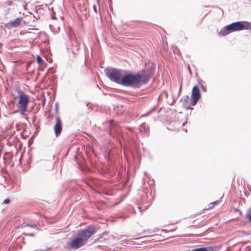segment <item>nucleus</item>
<instances>
[{
  "mask_svg": "<svg viewBox=\"0 0 251 251\" xmlns=\"http://www.w3.org/2000/svg\"><path fill=\"white\" fill-rule=\"evenodd\" d=\"M245 217L250 222H251V207L248 210Z\"/></svg>",
  "mask_w": 251,
  "mask_h": 251,
  "instance_id": "11",
  "label": "nucleus"
},
{
  "mask_svg": "<svg viewBox=\"0 0 251 251\" xmlns=\"http://www.w3.org/2000/svg\"><path fill=\"white\" fill-rule=\"evenodd\" d=\"M231 32L240 31L248 28L247 24L244 22H237L228 25Z\"/></svg>",
  "mask_w": 251,
  "mask_h": 251,
  "instance_id": "5",
  "label": "nucleus"
},
{
  "mask_svg": "<svg viewBox=\"0 0 251 251\" xmlns=\"http://www.w3.org/2000/svg\"><path fill=\"white\" fill-rule=\"evenodd\" d=\"M18 102L16 105L17 108L21 115H24L27 111L29 102V96L23 91L19 93Z\"/></svg>",
  "mask_w": 251,
  "mask_h": 251,
  "instance_id": "2",
  "label": "nucleus"
},
{
  "mask_svg": "<svg viewBox=\"0 0 251 251\" xmlns=\"http://www.w3.org/2000/svg\"><path fill=\"white\" fill-rule=\"evenodd\" d=\"M189 99V98L188 96H186L185 98H184V101H187Z\"/></svg>",
  "mask_w": 251,
  "mask_h": 251,
  "instance_id": "19",
  "label": "nucleus"
},
{
  "mask_svg": "<svg viewBox=\"0 0 251 251\" xmlns=\"http://www.w3.org/2000/svg\"><path fill=\"white\" fill-rule=\"evenodd\" d=\"M10 200L9 199H6L3 201V203L8 204L10 203Z\"/></svg>",
  "mask_w": 251,
  "mask_h": 251,
  "instance_id": "17",
  "label": "nucleus"
},
{
  "mask_svg": "<svg viewBox=\"0 0 251 251\" xmlns=\"http://www.w3.org/2000/svg\"><path fill=\"white\" fill-rule=\"evenodd\" d=\"M62 122L59 117H57L55 120V123L53 126V129L56 137L59 136L62 130Z\"/></svg>",
  "mask_w": 251,
  "mask_h": 251,
  "instance_id": "7",
  "label": "nucleus"
},
{
  "mask_svg": "<svg viewBox=\"0 0 251 251\" xmlns=\"http://www.w3.org/2000/svg\"><path fill=\"white\" fill-rule=\"evenodd\" d=\"M200 89L197 86H195L193 88L191 94V105L192 106L195 105L200 98Z\"/></svg>",
  "mask_w": 251,
  "mask_h": 251,
  "instance_id": "6",
  "label": "nucleus"
},
{
  "mask_svg": "<svg viewBox=\"0 0 251 251\" xmlns=\"http://www.w3.org/2000/svg\"><path fill=\"white\" fill-rule=\"evenodd\" d=\"M106 74L110 80L122 85V78L124 75L122 70H119L116 69L108 70Z\"/></svg>",
  "mask_w": 251,
  "mask_h": 251,
  "instance_id": "3",
  "label": "nucleus"
},
{
  "mask_svg": "<svg viewBox=\"0 0 251 251\" xmlns=\"http://www.w3.org/2000/svg\"><path fill=\"white\" fill-rule=\"evenodd\" d=\"M188 69H189V70L190 72H191V70H190V67H188Z\"/></svg>",
  "mask_w": 251,
  "mask_h": 251,
  "instance_id": "24",
  "label": "nucleus"
},
{
  "mask_svg": "<svg viewBox=\"0 0 251 251\" xmlns=\"http://www.w3.org/2000/svg\"><path fill=\"white\" fill-rule=\"evenodd\" d=\"M93 8H94L95 11L97 13V9H96V6L94 5Z\"/></svg>",
  "mask_w": 251,
  "mask_h": 251,
  "instance_id": "20",
  "label": "nucleus"
},
{
  "mask_svg": "<svg viewBox=\"0 0 251 251\" xmlns=\"http://www.w3.org/2000/svg\"><path fill=\"white\" fill-rule=\"evenodd\" d=\"M29 236H34V234H33V233H31V234H29Z\"/></svg>",
  "mask_w": 251,
  "mask_h": 251,
  "instance_id": "22",
  "label": "nucleus"
},
{
  "mask_svg": "<svg viewBox=\"0 0 251 251\" xmlns=\"http://www.w3.org/2000/svg\"><path fill=\"white\" fill-rule=\"evenodd\" d=\"M22 18H18L13 21H11L10 22L5 25L6 27L10 28L12 27H17L19 26L22 22Z\"/></svg>",
  "mask_w": 251,
  "mask_h": 251,
  "instance_id": "9",
  "label": "nucleus"
},
{
  "mask_svg": "<svg viewBox=\"0 0 251 251\" xmlns=\"http://www.w3.org/2000/svg\"><path fill=\"white\" fill-rule=\"evenodd\" d=\"M110 125H114L115 124V122L113 120H111L110 121Z\"/></svg>",
  "mask_w": 251,
  "mask_h": 251,
  "instance_id": "18",
  "label": "nucleus"
},
{
  "mask_svg": "<svg viewBox=\"0 0 251 251\" xmlns=\"http://www.w3.org/2000/svg\"><path fill=\"white\" fill-rule=\"evenodd\" d=\"M153 75L151 70H142L137 74L129 73L122 78V85L126 86L139 87L147 83Z\"/></svg>",
  "mask_w": 251,
  "mask_h": 251,
  "instance_id": "1",
  "label": "nucleus"
},
{
  "mask_svg": "<svg viewBox=\"0 0 251 251\" xmlns=\"http://www.w3.org/2000/svg\"><path fill=\"white\" fill-rule=\"evenodd\" d=\"M140 130L142 132H146L147 131L146 129V124L145 123H142L140 126Z\"/></svg>",
  "mask_w": 251,
  "mask_h": 251,
  "instance_id": "12",
  "label": "nucleus"
},
{
  "mask_svg": "<svg viewBox=\"0 0 251 251\" xmlns=\"http://www.w3.org/2000/svg\"><path fill=\"white\" fill-rule=\"evenodd\" d=\"M231 33L228 25L223 28L219 33L220 36H225Z\"/></svg>",
  "mask_w": 251,
  "mask_h": 251,
  "instance_id": "10",
  "label": "nucleus"
},
{
  "mask_svg": "<svg viewBox=\"0 0 251 251\" xmlns=\"http://www.w3.org/2000/svg\"><path fill=\"white\" fill-rule=\"evenodd\" d=\"M96 231V228L94 226H89L86 228L80 230L77 235L86 243L88 239L94 235Z\"/></svg>",
  "mask_w": 251,
  "mask_h": 251,
  "instance_id": "4",
  "label": "nucleus"
},
{
  "mask_svg": "<svg viewBox=\"0 0 251 251\" xmlns=\"http://www.w3.org/2000/svg\"><path fill=\"white\" fill-rule=\"evenodd\" d=\"M22 226L23 227H25L26 226H30L31 227H35L36 226V225H29V224H24L23 225H22Z\"/></svg>",
  "mask_w": 251,
  "mask_h": 251,
  "instance_id": "16",
  "label": "nucleus"
},
{
  "mask_svg": "<svg viewBox=\"0 0 251 251\" xmlns=\"http://www.w3.org/2000/svg\"><path fill=\"white\" fill-rule=\"evenodd\" d=\"M193 251H207V250L206 248H200L194 249Z\"/></svg>",
  "mask_w": 251,
  "mask_h": 251,
  "instance_id": "15",
  "label": "nucleus"
},
{
  "mask_svg": "<svg viewBox=\"0 0 251 251\" xmlns=\"http://www.w3.org/2000/svg\"><path fill=\"white\" fill-rule=\"evenodd\" d=\"M186 123L184 122V123L182 124V126H184V125H185V124H186Z\"/></svg>",
  "mask_w": 251,
  "mask_h": 251,
  "instance_id": "23",
  "label": "nucleus"
},
{
  "mask_svg": "<svg viewBox=\"0 0 251 251\" xmlns=\"http://www.w3.org/2000/svg\"><path fill=\"white\" fill-rule=\"evenodd\" d=\"M218 203V201H216L210 203L209 204V207L208 208H207L206 209H209L213 208L215 204H217Z\"/></svg>",
  "mask_w": 251,
  "mask_h": 251,
  "instance_id": "14",
  "label": "nucleus"
},
{
  "mask_svg": "<svg viewBox=\"0 0 251 251\" xmlns=\"http://www.w3.org/2000/svg\"><path fill=\"white\" fill-rule=\"evenodd\" d=\"M86 243L79 236L74 238L70 243V247L72 249H77Z\"/></svg>",
  "mask_w": 251,
  "mask_h": 251,
  "instance_id": "8",
  "label": "nucleus"
},
{
  "mask_svg": "<svg viewBox=\"0 0 251 251\" xmlns=\"http://www.w3.org/2000/svg\"><path fill=\"white\" fill-rule=\"evenodd\" d=\"M36 61L38 62V63L41 64L43 63V60L42 59V58L39 56L37 55L36 57Z\"/></svg>",
  "mask_w": 251,
  "mask_h": 251,
  "instance_id": "13",
  "label": "nucleus"
},
{
  "mask_svg": "<svg viewBox=\"0 0 251 251\" xmlns=\"http://www.w3.org/2000/svg\"><path fill=\"white\" fill-rule=\"evenodd\" d=\"M128 129L129 130H130V131H133L132 128H130V127L128 128Z\"/></svg>",
  "mask_w": 251,
  "mask_h": 251,
  "instance_id": "21",
  "label": "nucleus"
}]
</instances>
